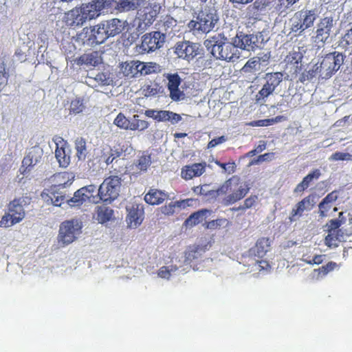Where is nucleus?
Returning a JSON list of instances; mask_svg holds the SVG:
<instances>
[{
  "label": "nucleus",
  "instance_id": "1",
  "mask_svg": "<svg viewBox=\"0 0 352 352\" xmlns=\"http://www.w3.org/2000/svg\"><path fill=\"white\" fill-rule=\"evenodd\" d=\"M204 45L217 60L234 63L241 56V52L234 43V38L230 41L222 34H217L206 39Z\"/></svg>",
  "mask_w": 352,
  "mask_h": 352
},
{
  "label": "nucleus",
  "instance_id": "2",
  "mask_svg": "<svg viewBox=\"0 0 352 352\" xmlns=\"http://www.w3.org/2000/svg\"><path fill=\"white\" fill-rule=\"evenodd\" d=\"M343 63L344 56L342 53H330L309 69L307 72V78L312 80L318 77L321 79H328L340 69Z\"/></svg>",
  "mask_w": 352,
  "mask_h": 352
},
{
  "label": "nucleus",
  "instance_id": "3",
  "mask_svg": "<svg viewBox=\"0 0 352 352\" xmlns=\"http://www.w3.org/2000/svg\"><path fill=\"white\" fill-rule=\"evenodd\" d=\"M219 21L217 11L214 8H206L198 13L196 19L188 23V28L195 36L208 34L217 29Z\"/></svg>",
  "mask_w": 352,
  "mask_h": 352
},
{
  "label": "nucleus",
  "instance_id": "4",
  "mask_svg": "<svg viewBox=\"0 0 352 352\" xmlns=\"http://www.w3.org/2000/svg\"><path fill=\"white\" fill-rule=\"evenodd\" d=\"M82 221L73 218L63 221L59 226L57 243L60 248L69 245L76 241L82 232Z\"/></svg>",
  "mask_w": 352,
  "mask_h": 352
},
{
  "label": "nucleus",
  "instance_id": "5",
  "mask_svg": "<svg viewBox=\"0 0 352 352\" xmlns=\"http://www.w3.org/2000/svg\"><path fill=\"white\" fill-rule=\"evenodd\" d=\"M318 17V14L316 9L298 11L289 19V28L292 32L300 34L305 30L313 28Z\"/></svg>",
  "mask_w": 352,
  "mask_h": 352
},
{
  "label": "nucleus",
  "instance_id": "6",
  "mask_svg": "<svg viewBox=\"0 0 352 352\" xmlns=\"http://www.w3.org/2000/svg\"><path fill=\"white\" fill-rule=\"evenodd\" d=\"M89 3H82L65 14V23L70 27H81L87 21L97 17Z\"/></svg>",
  "mask_w": 352,
  "mask_h": 352
},
{
  "label": "nucleus",
  "instance_id": "7",
  "mask_svg": "<svg viewBox=\"0 0 352 352\" xmlns=\"http://www.w3.org/2000/svg\"><path fill=\"white\" fill-rule=\"evenodd\" d=\"M121 186V178L117 175L106 178L100 184L98 191L99 200L110 204L119 195Z\"/></svg>",
  "mask_w": 352,
  "mask_h": 352
},
{
  "label": "nucleus",
  "instance_id": "8",
  "mask_svg": "<svg viewBox=\"0 0 352 352\" xmlns=\"http://www.w3.org/2000/svg\"><path fill=\"white\" fill-rule=\"evenodd\" d=\"M267 41L263 32H257L256 34H244L241 32L234 37V43L237 45L238 49L247 51H255L258 48H261V45Z\"/></svg>",
  "mask_w": 352,
  "mask_h": 352
},
{
  "label": "nucleus",
  "instance_id": "9",
  "mask_svg": "<svg viewBox=\"0 0 352 352\" xmlns=\"http://www.w3.org/2000/svg\"><path fill=\"white\" fill-rule=\"evenodd\" d=\"M73 179L74 177H72V180ZM72 183V181H69V179L67 182L60 184L56 187H54L52 189L50 194H42V197L47 204H51L54 206L62 207L65 209V206H67V201L69 197V194L65 188Z\"/></svg>",
  "mask_w": 352,
  "mask_h": 352
},
{
  "label": "nucleus",
  "instance_id": "10",
  "mask_svg": "<svg viewBox=\"0 0 352 352\" xmlns=\"http://www.w3.org/2000/svg\"><path fill=\"white\" fill-rule=\"evenodd\" d=\"M283 74L281 72L267 73L265 76V82L256 95L257 100H265L272 94L283 81Z\"/></svg>",
  "mask_w": 352,
  "mask_h": 352
},
{
  "label": "nucleus",
  "instance_id": "11",
  "mask_svg": "<svg viewBox=\"0 0 352 352\" xmlns=\"http://www.w3.org/2000/svg\"><path fill=\"white\" fill-rule=\"evenodd\" d=\"M164 43L165 38L162 32L155 31L146 34L142 37L140 47L142 51L150 53L161 48Z\"/></svg>",
  "mask_w": 352,
  "mask_h": 352
},
{
  "label": "nucleus",
  "instance_id": "12",
  "mask_svg": "<svg viewBox=\"0 0 352 352\" xmlns=\"http://www.w3.org/2000/svg\"><path fill=\"white\" fill-rule=\"evenodd\" d=\"M334 25V20L331 16H325L321 19L319 23H317L315 32L316 35L313 37L314 41L322 43L327 42Z\"/></svg>",
  "mask_w": 352,
  "mask_h": 352
},
{
  "label": "nucleus",
  "instance_id": "13",
  "mask_svg": "<svg viewBox=\"0 0 352 352\" xmlns=\"http://www.w3.org/2000/svg\"><path fill=\"white\" fill-rule=\"evenodd\" d=\"M156 17V12L151 9H145L133 21V26L138 34H142L153 23Z\"/></svg>",
  "mask_w": 352,
  "mask_h": 352
},
{
  "label": "nucleus",
  "instance_id": "14",
  "mask_svg": "<svg viewBox=\"0 0 352 352\" xmlns=\"http://www.w3.org/2000/svg\"><path fill=\"white\" fill-rule=\"evenodd\" d=\"M199 44L190 41L179 42L175 45V54L188 62L199 54Z\"/></svg>",
  "mask_w": 352,
  "mask_h": 352
},
{
  "label": "nucleus",
  "instance_id": "15",
  "mask_svg": "<svg viewBox=\"0 0 352 352\" xmlns=\"http://www.w3.org/2000/svg\"><path fill=\"white\" fill-rule=\"evenodd\" d=\"M164 76L168 80L167 87L170 93V98L173 101H181L184 100L186 95L179 87L182 82V78L180 76L176 73L166 74Z\"/></svg>",
  "mask_w": 352,
  "mask_h": 352
},
{
  "label": "nucleus",
  "instance_id": "16",
  "mask_svg": "<svg viewBox=\"0 0 352 352\" xmlns=\"http://www.w3.org/2000/svg\"><path fill=\"white\" fill-rule=\"evenodd\" d=\"M126 222L131 228H136L144 219V206L142 204H132L126 206Z\"/></svg>",
  "mask_w": 352,
  "mask_h": 352
},
{
  "label": "nucleus",
  "instance_id": "17",
  "mask_svg": "<svg viewBox=\"0 0 352 352\" xmlns=\"http://www.w3.org/2000/svg\"><path fill=\"white\" fill-rule=\"evenodd\" d=\"M28 197L15 199L8 205V213L14 217V222H21L25 217L24 206L29 204Z\"/></svg>",
  "mask_w": 352,
  "mask_h": 352
},
{
  "label": "nucleus",
  "instance_id": "18",
  "mask_svg": "<svg viewBox=\"0 0 352 352\" xmlns=\"http://www.w3.org/2000/svg\"><path fill=\"white\" fill-rule=\"evenodd\" d=\"M104 24V29L109 37H113L116 35L120 34L126 29L129 23L126 20H122L118 18H113L108 20L102 21Z\"/></svg>",
  "mask_w": 352,
  "mask_h": 352
},
{
  "label": "nucleus",
  "instance_id": "19",
  "mask_svg": "<svg viewBox=\"0 0 352 352\" xmlns=\"http://www.w3.org/2000/svg\"><path fill=\"white\" fill-rule=\"evenodd\" d=\"M318 197L317 195L311 194L299 201L296 205V208L293 209L292 212L291 220H295V217L296 216H302L304 211H310L312 210L318 201Z\"/></svg>",
  "mask_w": 352,
  "mask_h": 352
},
{
  "label": "nucleus",
  "instance_id": "20",
  "mask_svg": "<svg viewBox=\"0 0 352 352\" xmlns=\"http://www.w3.org/2000/svg\"><path fill=\"white\" fill-rule=\"evenodd\" d=\"M43 151L40 146H36L31 148L22 162V166L25 167L24 171H26L27 169L30 171L32 168L37 164L41 163L43 159Z\"/></svg>",
  "mask_w": 352,
  "mask_h": 352
},
{
  "label": "nucleus",
  "instance_id": "21",
  "mask_svg": "<svg viewBox=\"0 0 352 352\" xmlns=\"http://www.w3.org/2000/svg\"><path fill=\"white\" fill-rule=\"evenodd\" d=\"M169 195L164 190L157 188H150L145 193L144 200L145 202L151 206L160 205L165 200L168 199Z\"/></svg>",
  "mask_w": 352,
  "mask_h": 352
},
{
  "label": "nucleus",
  "instance_id": "22",
  "mask_svg": "<svg viewBox=\"0 0 352 352\" xmlns=\"http://www.w3.org/2000/svg\"><path fill=\"white\" fill-rule=\"evenodd\" d=\"M120 72L127 78L137 77L140 75V61L132 60L123 62L120 65Z\"/></svg>",
  "mask_w": 352,
  "mask_h": 352
},
{
  "label": "nucleus",
  "instance_id": "23",
  "mask_svg": "<svg viewBox=\"0 0 352 352\" xmlns=\"http://www.w3.org/2000/svg\"><path fill=\"white\" fill-rule=\"evenodd\" d=\"M111 81L109 76L102 72L98 73L97 74L90 72L85 78L86 84L92 87L109 85Z\"/></svg>",
  "mask_w": 352,
  "mask_h": 352
},
{
  "label": "nucleus",
  "instance_id": "24",
  "mask_svg": "<svg viewBox=\"0 0 352 352\" xmlns=\"http://www.w3.org/2000/svg\"><path fill=\"white\" fill-rule=\"evenodd\" d=\"M206 163L193 164L186 166L182 170V177L185 179H191L201 175L205 171Z\"/></svg>",
  "mask_w": 352,
  "mask_h": 352
},
{
  "label": "nucleus",
  "instance_id": "25",
  "mask_svg": "<svg viewBox=\"0 0 352 352\" xmlns=\"http://www.w3.org/2000/svg\"><path fill=\"white\" fill-rule=\"evenodd\" d=\"M157 25V32H162L166 39V36H172L174 35V29L177 27V21L173 17L166 16L158 23Z\"/></svg>",
  "mask_w": 352,
  "mask_h": 352
},
{
  "label": "nucleus",
  "instance_id": "26",
  "mask_svg": "<svg viewBox=\"0 0 352 352\" xmlns=\"http://www.w3.org/2000/svg\"><path fill=\"white\" fill-rule=\"evenodd\" d=\"M193 202L192 199H187L175 202H170L160 208L162 213L165 215H172L176 212V209H184L190 206Z\"/></svg>",
  "mask_w": 352,
  "mask_h": 352
},
{
  "label": "nucleus",
  "instance_id": "27",
  "mask_svg": "<svg viewBox=\"0 0 352 352\" xmlns=\"http://www.w3.org/2000/svg\"><path fill=\"white\" fill-rule=\"evenodd\" d=\"M143 1V0H118L115 9L120 13L134 11L142 6Z\"/></svg>",
  "mask_w": 352,
  "mask_h": 352
},
{
  "label": "nucleus",
  "instance_id": "28",
  "mask_svg": "<svg viewBox=\"0 0 352 352\" xmlns=\"http://www.w3.org/2000/svg\"><path fill=\"white\" fill-rule=\"evenodd\" d=\"M249 189L250 188L248 187V184H241L236 191L228 195L223 199V204L226 206H228L241 199L248 192Z\"/></svg>",
  "mask_w": 352,
  "mask_h": 352
},
{
  "label": "nucleus",
  "instance_id": "29",
  "mask_svg": "<svg viewBox=\"0 0 352 352\" xmlns=\"http://www.w3.org/2000/svg\"><path fill=\"white\" fill-rule=\"evenodd\" d=\"M116 2V0H91L89 2V4L91 6L93 12L98 18L100 15L101 11L109 10Z\"/></svg>",
  "mask_w": 352,
  "mask_h": 352
},
{
  "label": "nucleus",
  "instance_id": "30",
  "mask_svg": "<svg viewBox=\"0 0 352 352\" xmlns=\"http://www.w3.org/2000/svg\"><path fill=\"white\" fill-rule=\"evenodd\" d=\"M102 59L98 52H94L81 56L78 61L79 65H85L87 67H96L101 63Z\"/></svg>",
  "mask_w": 352,
  "mask_h": 352
},
{
  "label": "nucleus",
  "instance_id": "31",
  "mask_svg": "<svg viewBox=\"0 0 352 352\" xmlns=\"http://www.w3.org/2000/svg\"><path fill=\"white\" fill-rule=\"evenodd\" d=\"M91 30L94 35V42H95L96 45L103 43L109 38V36L102 21L96 25L92 26Z\"/></svg>",
  "mask_w": 352,
  "mask_h": 352
},
{
  "label": "nucleus",
  "instance_id": "32",
  "mask_svg": "<svg viewBox=\"0 0 352 352\" xmlns=\"http://www.w3.org/2000/svg\"><path fill=\"white\" fill-rule=\"evenodd\" d=\"M210 210L203 209L192 214L185 221L188 226H194L201 223L210 214Z\"/></svg>",
  "mask_w": 352,
  "mask_h": 352
},
{
  "label": "nucleus",
  "instance_id": "33",
  "mask_svg": "<svg viewBox=\"0 0 352 352\" xmlns=\"http://www.w3.org/2000/svg\"><path fill=\"white\" fill-rule=\"evenodd\" d=\"M113 211L109 207L98 206L96 210L95 219L100 223H104L110 221L113 217Z\"/></svg>",
  "mask_w": 352,
  "mask_h": 352
},
{
  "label": "nucleus",
  "instance_id": "34",
  "mask_svg": "<svg viewBox=\"0 0 352 352\" xmlns=\"http://www.w3.org/2000/svg\"><path fill=\"white\" fill-rule=\"evenodd\" d=\"M89 197H87L82 190L78 189L76 190L73 197H70L67 198V205L69 207H79L82 206L84 203L88 201Z\"/></svg>",
  "mask_w": 352,
  "mask_h": 352
},
{
  "label": "nucleus",
  "instance_id": "35",
  "mask_svg": "<svg viewBox=\"0 0 352 352\" xmlns=\"http://www.w3.org/2000/svg\"><path fill=\"white\" fill-rule=\"evenodd\" d=\"M77 36L78 40L80 41L85 45H86L90 47L96 45L95 42H94V35L91 27L84 28Z\"/></svg>",
  "mask_w": 352,
  "mask_h": 352
},
{
  "label": "nucleus",
  "instance_id": "36",
  "mask_svg": "<svg viewBox=\"0 0 352 352\" xmlns=\"http://www.w3.org/2000/svg\"><path fill=\"white\" fill-rule=\"evenodd\" d=\"M182 119L180 115L170 111L160 110L159 122H170L172 124L178 123Z\"/></svg>",
  "mask_w": 352,
  "mask_h": 352
},
{
  "label": "nucleus",
  "instance_id": "37",
  "mask_svg": "<svg viewBox=\"0 0 352 352\" xmlns=\"http://www.w3.org/2000/svg\"><path fill=\"white\" fill-rule=\"evenodd\" d=\"M161 70V66L156 63L140 61V75L146 76L153 73H159Z\"/></svg>",
  "mask_w": 352,
  "mask_h": 352
},
{
  "label": "nucleus",
  "instance_id": "38",
  "mask_svg": "<svg viewBox=\"0 0 352 352\" xmlns=\"http://www.w3.org/2000/svg\"><path fill=\"white\" fill-rule=\"evenodd\" d=\"M55 157L59 163V165L62 167H67L70 162V157L66 153L65 148L58 146L55 151Z\"/></svg>",
  "mask_w": 352,
  "mask_h": 352
},
{
  "label": "nucleus",
  "instance_id": "39",
  "mask_svg": "<svg viewBox=\"0 0 352 352\" xmlns=\"http://www.w3.org/2000/svg\"><path fill=\"white\" fill-rule=\"evenodd\" d=\"M270 243L268 239L261 238L256 243L254 252L258 257L263 256L268 251Z\"/></svg>",
  "mask_w": 352,
  "mask_h": 352
},
{
  "label": "nucleus",
  "instance_id": "40",
  "mask_svg": "<svg viewBox=\"0 0 352 352\" xmlns=\"http://www.w3.org/2000/svg\"><path fill=\"white\" fill-rule=\"evenodd\" d=\"M151 164V155L144 153L139 157L137 162L134 163L133 167H135L136 170H139L140 171H146Z\"/></svg>",
  "mask_w": 352,
  "mask_h": 352
},
{
  "label": "nucleus",
  "instance_id": "41",
  "mask_svg": "<svg viewBox=\"0 0 352 352\" xmlns=\"http://www.w3.org/2000/svg\"><path fill=\"white\" fill-rule=\"evenodd\" d=\"M180 267V266L177 267L176 265L162 267L158 272V276L162 278L169 279L171 276L179 274L177 272L179 271Z\"/></svg>",
  "mask_w": 352,
  "mask_h": 352
},
{
  "label": "nucleus",
  "instance_id": "42",
  "mask_svg": "<svg viewBox=\"0 0 352 352\" xmlns=\"http://www.w3.org/2000/svg\"><path fill=\"white\" fill-rule=\"evenodd\" d=\"M75 149L78 160H84L87 155L85 140L82 138H77L75 141Z\"/></svg>",
  "mask_w": 352,
  "mask_h": 352
},
{
  "label": "nucleus",
  "instance_id": "43",
  "mask_svg": "<svg viewBox=\"0 0 352 352\" xmlns=\"http://www.w3.org/2000/svg\"><path fill=\"white\" fill-rule=\"evenodd\" d=\"M87 197H89L88 202L97 203L99 200L98 195L94 196L93 194L96 191L95 185H88L80 188Z\"/></svg>",
  "mask_w": 352,
  "mask_h": 352
},
{
  "label": "nucleus",
  "instance_id": "44",
  "mask_svg": "<svg viewBox=\"0 0 352 352\" xmlns=\"http://www.w3.org/2000/svg\"><path fill=\"white\" fill-rule=\"evenodd\" d=\"M338 265L334 262H329L326 265L322 266L321 268L318 270H315L313 273V277H316V279L320 278V274L322 276H325L327 273L332 271Z\"/></svg>",
  "mask_w": 352,
  "mask_h": 352
},
{
  "label": "nucleus",
  "instance_id": "45",
  "mask_svg": "<svg viewBox=\"0 0 352 352\" xmlns=\"http://www.w3.org/2000/svg\"><path fill=\"white\" fill-rule=\"evenodd\" d=\"M9 74L6 72L4 58H0V90L7 85Z\"/></svg>",
  "mask_w": 352,
  "mask_h": 352
},
{
  "label": "nucleus",
  "instance_id": "46",
  "mask_svg": "<svg viewBox=\"0 0 352 352\" xmlns=\"http://www.w3.org/2000/svg\"><path fill=\"white\" fill-rule=\"evenodd\" d=\"M85 105L81 98H76L71 102L69 111L70 113L77 114L83 111Z\"/></svg>",
  "mask_w": 352,
  "mask_h": 352
},
{
  "label": "nucleus",
  "instance_id": "47",
  "mask_svg": "<svg viewBox=\"0 0 352 352\" xmlns=\"http://www.w3.org/2000/svg\"><path fill=\"white\" fill-rule=\"evenodd\" d=\"M260 59L258 57H254L250 59L244 65L243 69L245 72H251L252 69L257 70L260 67Z\"/></svg>",
  "mask_w": 352,
  "mask_h": 352
},
{
  "label": "nucleus",
  "instance_id": "48",
  "mask_svg": "<svg viewBox=\"0 0 352 352\" xmlns=\"http://www.w3.org/2000/svg\"><path fill=\"white\" fill-rule=\"evenodd\" d=\"M330 161H352V155L349 153L336 152L329 157Z\"/></svg>",
  "mask_w": 352,
  "mask_h": 352
},
{
  "label": "nucleus",
  "instance_id": "49",
  "mask_svg": "<svg viewBox=\"0 0 352 352\" xmlns=\"http://www.w3.org/2000/svg\"><path fill=\"white\" fill-rule=\"evenodd\" d=\"M120 152L117 149L109 148L107 154L104 153L102 156L104 159L107 164H111L113 160L120 157Z\"/></svg>",
  "mask_w": 352,
  "mask_h": 352
},
{
  "label": "nucleus",
  "instance_id": "50",
  "mask_svg": "<svg viewBox=\"0 0 352 352\" xmlns=\"http://www.w3.org/2000/svg\"><path fill=\"white\" fill-rule=\"evenodd\" d=\"M343 214V212H341L339 213V219H332L329 221V223L327 224V227L328 228H327V230H328V232H336L337 230H338V228L341 226L342 224V219H341V217L342 216Z\"/></svg>",
  "mask_w": 352,
  "mask_h": 352
},
{
  "label": "nucleus",
  "instance_id": "51",
  "mask_svg": "<svg viewBox=\"0 0 352 352\" xmlns=\"http://www.w3.org/2000/svg\"><path fill=\"white\" fill-rule=\"evenodd\" d=\"M338 239L336 232H328L327 236L325 237V244L329 248L338 247L340 242Z\"/></svg>",
  "mask_w": 352,
  "mask_h": 352
},
{
  "label": "nucleus",
  "instance_id": "52",
  "mask_svg": "<svg viewBox=\"0 0 352 352\" xmlns=\"http://www.w3.org/2000/svg\"><path fill=\"white\" fill-rule=\"evenodd\" d=\"M320 175V171L318 169H316L312 173H309L306 177H305L302 181V183L305 185L307 188H308L310 182L314 179H318Z\"/></svg>",
  "mask_w": 352,
  "mask_h": 352
},
{
  "label": "nucleus",
  "instance_id": "53",
  "mask_svg": "<svg viewBox=\"0 0 352 352\" xmlns=\"http://www.w3.org/2000/svg\"><path fill=\"white\" fill-rule=\"evenodd\" d=\"M16 223H18V222H14V217L8 212L3 215L0 221V226L3 228H9Z\"/></svg>",
  "mask_w": 352,
  "mask_h": 352
},
{
  "label": "nucleus",
  "instance_id": "54",
  "mask_svg": "<svg viewBox=\"0 0 352 352\" xmlns=\"http://www.w3.org/2000/svg\"><path fill=\"white\" fill-rule=\"evenodd\" d=\"M340 45L344 48L352 47V28L343 36Z\"/></svg>",
  "mask_w": 352,
  "mask_h": 352
},
{
  "label": "nucleus",
  "instance_id": "55",
  "mask_svg": "<svg viewBox=\"0 0 352 352\" xmlns=\"http://www.w3.org/2000/svg\"><path fill=\"white\" fill-rule=\"evenodd\" d=\"M129 120L126 119V118L122 113H119L114 120L113 123L118 127L125 129L127 124H129Z\"/></svg>",
  "mask_w": 352,
  "mask_h": 352
},
{
  "label": "nucleus",
  "instance_id": "56",
  "mask_svg": "<svg viewBox=\"0 0 352 352\" xmlns=\"http://www.w3.org/2000/svg\"><path fill=\"white\" fill-rule=\"evenodd\" d=\"M199 256V253L197 251V249H193L192 250L188 251L185 254V260L184 262L186 265H190V263L195 259L197 258Z\"/></svg>",
  "mask_w": 352,
  "mask_h": 352
},
{
  "label": "nucleus",
  "instance_id": "57",
  "mask_svg": "<svg viewBox=\"0 0 352 352\" xmlns=\"http://www.w3.org/2000/svg\"><path fill=\"white\" fill-rule=\"evenodd\" d=\"M338 199V194L336 191H333L329 193L322 201V206L326 204H332Z\"/></svg>",
  "mask_w": 352,
  "mask_h": 352
},
{
  "label": "nucleus",
  "instance_id": "58",
  "mask_svg": "<svg viewBox=\"0 0 352 352\" xmlns=\"http://www.w3.org/2000/svg\"><path fill=\"white\" fill-rule=\"evenodd\" d=\"M256 197H255V196L250 197L245 200L243 206H240L237 208H232L231 210H241V209L249 208L254 205V204L256 201Z\"/></svg>",
  "mask_w": 352,
  "mask_h": 352
},
{
  "label": "nucleus",
  "instance_id": "59",
  "mask_svg": "<svg viewBox=\"0 0 352 352\" xmlns=\"http://www.w3.org/2000/svg\"><path fill=\"white\" fill-rule=\"evenodd\" d=\"M226 141V138L225 136H221L217 138L212 139L211 141L209 142L208 144V148H212L215 147L216 146L222 144Z\"/></svg>",
  "mask_w": 352,
  "mask_h": 352
},
{
  "label": "nucleus",
  "instance_id": "60",
  "mask_svg": "<svg viewBox=\"0 0 352 352\" xmlns=\"http://www.w3.org/2000/svg\"><path fill=\"white\" fill-rule=\"evenodd\" d=\"M231 185H232V180L229 179L226 181L223 185H222L218 190L217 193L219 195L220 194H226L230 190H231Z\"/></svg>",
  "mask_w": 352,
  "mask_h": 352
},
{
  "label": "nucleus",
  "instance_id": "61",
  "mask_svg": "<svg viewBox=\"0 0 352 352\" xmlns=\"http://www.w3.org/2000/svg\"><path fill=\"white\" fill-rule=\"evenodd\" d=\"M145 115L147 117L152 118L153 119L159 122L160 111L154 109H148L145 111Z\"/></svg>",
  "mask_w": 352,
  "mask_h": 352
},
{
  "label": "nucleus",
  "instance_id": "62",
  "mask_svg": "<svg viewBox=\"0 0 352 352\" xmlns=\"http://www.w3.org/2000/svg\"><path fill=\"white\" fill-rule=\"evenodd\" d=\"M273 153H265L263 155H260L258 159L255 162H252V164L259 163L264 161H270L273 158Z\"/></svg>",
  "mask_w": 352,
  "mask_h": 352
},
{
  "label": "nucleus",
  "instance_id": "63",
  "mask_svg": "<svg viewBox=\"0 0 352 352\" xmlns=\"http://www.w3.org/2000/svg\"><path fill=\"white\" fill-rule=\"evenodd\" d=\"M332 204H326L323 206V207L322 206V201L318 205V207H319V214H320V216L321 217H325L326 216V212L327 211H329V210L331 208Z\"/></svg>",
  "mask_w": 352,
  "mask_h": 352
},
{
  "label": "nucleus",
  "instance_id": "64",
  "mask_svg": "<svg viewBox=\"0 0 352 352\" xmlns=\"http://www.w3.org/2000/svg\"><path fill=\"white\" fill-rule=\"evenodd\" d=\"M251 126H265L270 125V121L269 119L259 120L250 123Z\"/></svg>",
  "mask_w": 352,
  "mask_h": 352
}]
</instances>
